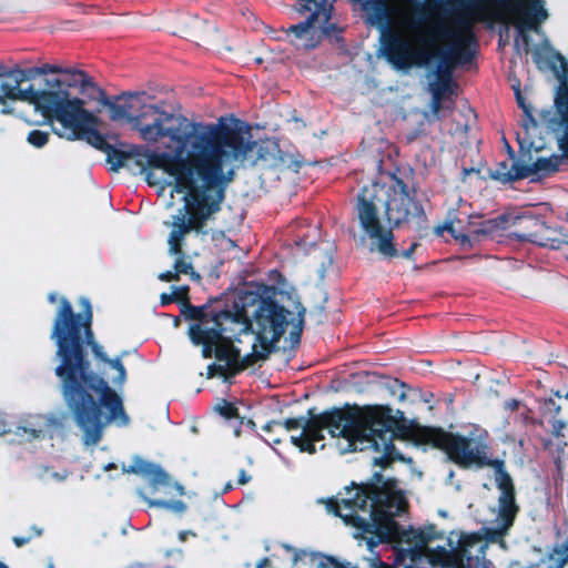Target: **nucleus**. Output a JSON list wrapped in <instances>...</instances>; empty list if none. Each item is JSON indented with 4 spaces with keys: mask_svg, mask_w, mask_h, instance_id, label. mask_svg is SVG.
<instances>
[{
    "mask_svg": "<svg viewBox=\"0 0 568 568\" xmlns=\"http://www.w3.org/2000/svg\"><path fill=\"white\" fill-rule=\"evenodd\" d=\"M399 418L393 409L384 405L352 406L313 418L305 424L300 420H286L288 432L302 428L300 435H292V443L302 452L314 453L315 444L324 436L325 428L336 438L341 453L375 449L388 457L393 453L392 433L398 426Z\"/></svg>",
    "mask_w": 568,
    "mask_h": 568,
    "instance_id": "423d86ee",
    "label": "nucleus"
},
{
    "mask_svg": "<svg viewBox=\"0 0 568 568\" xmlns=\"http://www.w3.org/2000/svg\"><path fill=\"white\" fill-rule=\"evenodd\" d=\"M325 504L345 524L365 534L375 535L381 540L395 542L398 551L396 566L379 562L376 568H399L407 558L416 561L420 557L438 567L488 568L479 557L466 556L467 547L479 541L476 535H462L458 540L459 549L452 554L437 545L440 536L433 527L400 530L394 517L406 510L407 501L394 483H385L382 487L346 488V496L341 503L328 499Z\"/></svg>",
    "mask_w": 568,
    "mask_h": 568,
    "instance_id": "7ed1b4c3",
    "label": "nucleus"
},
{
    "mask_svg": "<svg viewBox=\"0 0 568 568\" xmlns=\"http://www.w3.org/2000/svg\"><path fill=\"white\" fill-rule=\"evenodd\" d=\"M199 313L197 322L190 327L191 339L203 346L205 357L214 354L230 367L241 369L265 361L286 334L297 338L305 308L296 295L274 291L241 311Z\"/></svg>",
    "mask_w": 568,
    "mask_h": 568,
    "instance_id": "f03ea898",
    "label": "nucleus"
},
{
    "mask_svg": "<svg viewBox=\"0 0 568 568\" xmlns=\"http://www.w3.org/2000/svg\"><path fill=\"white\" fill-rule=\"evenodd\" d=\"M174 488H175V490L178 491L179 495H183L184 494L183 487L180 486L179 484H174Z\"/></svg>",
    "mask_w": 568,
    "mask_h": 568,
    "instance_id": "7c9ffc66",
    "label": "nucleus"
},
{
    "mask_svg": "<svg viewBox=\"0 0 568 568\" xmlns=\"http://www.w3.org/2000/svg\"><path fill=\"white\" fill-rule=\"evenodd\" d=\"M354 379L353 385L357 392H364L365 385L372 382L368 374L355 376Z\"/></svg>",
    "mask_w": 568,
    "mask_h": 568,
    "instance_id": "6ab92c4d",
    "label": "nucleus"
},
{
    "mask_svg": "<svg viewBox=\"0 0 568 568\" xmlns=\"http://www.w3.org/2000/svg\"><path fill=\"white\" fill-rule=\"evenodd\" d=\"M415 247H416V244H413L408 251L404 252V254H403V255H404L405 257L409 258V257L412 256V254H413V252H414Z\"/></svg>",
    "mask_w": 568,
    "mask_h": 568,
    "instance_id": "c85d7f7f",
    "label": "nucleus"
},
{
    "mask_svg": "<svg viewBox=\"0 0 568 568\" xmlns=\"http://www.w3.org/2000/svg\"><path fill=\"white\" fill-rule=\"evenodd\" d=\"M150 505L152 506H162L166 507L176 511L184 510L185 506L182 501H175V503H165V501H151Z\"/></svg>",
    "mask_w": 568,
    "mask_h": 568,
    "instance_id": "412c9836",
    "label": "nucleus"
},
{
    "mask_svg": "<svg viewBox=\"0 0 568 568\" xmlns=\"http://www.w3.org/2000/svg\"><path fill=\"white\" fill-rule=\"evenodd\" d=\"M517 101L526 114L523 142L537 150L541 149V145L536 144L532 139L538 125H540L554 134L559 148L568 154V77L564 75L561 80V85L555 99V110L539 112L538 119L534 116L531 108L526 104L519 91H517Z\"/></svg>",
    "mask_w": 568,
    "mask_h": 568,
    "instance_id": "1a4fd4ad",
    "label": "nucleus"
},
{
    "mask_svg": "<svg viewBox=\"0 0 568 568\" xmlns=\"http://www.w3.org/2000/svg\"><path fill=\"white\" fill-rule=\"evenodd\" d=\"M175 301L172 294H162L161 295V302L162 304H169L171 302Z\"/></svg>",
    "mask_w": 568,
    "mask_h": 568,
    "instance_id": "bb28decb",
    "label": "nucleus"
},
{
    "mask_svg": "<svg viewBox=\"0 0 568 568\" xmlns=\"http://www.w3.org/2000/svg\"><path fill=\"white\" fill-rule=\"evenodd\" d=\"M159 277L162 281H176V280H179L178 273L176 272H171V271L160 274Z\"/></svg>",
    "mask_w": 568,
    "mask_h": 568,
    "instance_id": "b1692460",
    "label": "nucleus"
},
{
    "mask_svg": "<svg viewBox=\"0 0 568 568\" xmlns=\"http://www.w3.org/2000/svg\"><path fill=\"white\" fill-rule=\"evenodd\" d=\"M87 334L91 336V331L89 329V324L87 325Z\"/></svg>",
    "mask_w": 568,
    "mask_h": 568,
    "instance_id": "c9c22d12",
    "label": "nucleus"
},
{
    "mask_svg": "<svg viewBox=\"0 0 568 568\" xmlns=\"http://www.w3.org/2000/svg\"><path fill=\"white\" fill-rule=\"evenodd\" d=\"M367 20L383 29L386 53L398 69L453 63L471 40L468 20L425 21L415 0H366Z\"/></svg>",
    "mask_w": 568,
    "mask_h": 568,
    "instance_id": "39448f33",
    "label": "nucleus"
},
{
    "mask_svg": "<svg viewBox=\"0 0 568 568\" xmlns=\"http://www.w3.org/2000/svg\"><path fill=\"white\" fill-rule=\"evenodd\" d=\"M60 302L53 329V338L58 343V354L62 361L57 368V375L62 379L63 396L84 433L85 444H95L106 425L123 419L122 402L109 383L122 385L125 369L120 361L106 359L101 347L93 344V352L102 361L101 369L108 382L99 378L94 372H88L78 346L71 305L64 298Z\"/></svg>",
    "mask_w": 568,
    "mask_h": 568,
    "instance_id": "20e7f679",
    "label": "nucleus"
},
{
    "mask_svg": "<svg viewBox=\"0 0 568 568\" xmlns=\"http://www.w3.org/2000/svg\"><path fill=\"white\" fill-rule=\"evenodd\" d=\"M14 541H16V544H17L18 546H20V545H21V539H17V538H16V539H14Z\"/></svg>",
    "mask_w": 568,
    "mask_h": 568,
    "instance_id": "e433bc0d",
    "label": "nucleus"
},
{
    "mask_svg": "<svg viewBox=\"0 0 568 568\" xmlns=\"http://www.w3.org/2000/svg\"><path fill=\"white\" fill-rule=\"evenodd\" d=\"M398 432L399 436L417 445H432L443 449L459 466L481 467L488 465L485 452L479 448L470 449L469 442L464 437L415 423H404L398 427Z\"/></svg>",
    "mask_w": 568,
    "mask_h": 568,
    "instance_id": "6e6552de",
    "label": "nucleus"
},
{
    "mask_svg": "<svg viewBox=\"0 0 568 568\" xmlns=\"http://www.w3.org/2000/svg\"><path fill=\"white\" fill-rule=\"evenodd\" d=\"M220 410L226 417H232L235 412V409L231 405H224L223 407H220Z\"/></svg>",
    "mask_w": 568,
    "mask_h": 568,
    "instance_id": "a878e982",
    "label": "nucleus"
},
{
    "mask_svg": "<svg viewBox=\"0 0 568 568\" xmlns=\"http://www.w3.org/2000/svg\"><path fill=\"white\" fill-rule=\"evenodd\" d=\"M174 268H175V272L178 273L179 276H180V274H191V275H194V273L192 272L191 264L187 263L184 260H178L175 262Z\"/></svg>",
    "mask_w": 568,
    "mask_h": 568,
    "instance_id": "aec40b11",
    "label": "nucleus"
},
{
    "mask_svg": "<svg viewBox=\"0 0 568 568\" xmlns=\"http://www.w3.org/2000/svg\"><path fill=\"white\" fill-rule=\"evenodd\" d=\"M516 507L514 505V497L510 491L503 493L500 497V513H499V524L494 530L496 535L505 534L509 527L513 525L514 518L516 516Z\"/></svg>",
    "mask_w": 568,
    "mask_h": 568,
    "instance_id": "2eb2a0df",
    "label": "nucleus"
},
{
    "mask_svg": "<svg viewBox=\"0 0 568 568\" xmlns=\"http://www.w3.org/2000/svg\"><path fill=\"white\" fill-rule=\"evenodd\" d=\"M534 58L536 63L540 68H546L548 65H552L555 63V60L561 61V57L556 54L551 49L545 47L539 50L532 51Z\"/></svg>",
    "mask_w": 568,
    "mask_h": 568,
    "instance_id": "dca6fc26",
    "label": "nucleus"
},
{
    "mask_svg": "<svg viewBox=\"0 0 568 568\" xmlns=\"http://www.w3.org/2000/svg\"><path fill=\"white\" fill-rule=\"evenodd\" d=\"M126 473L145 474L151 476L152 486L159 491L161 486L169 484V476L158 466L149 465L140 458H135L132 465L124 466Z\"/></svg>",
    "mask_w": 568,
    "mask_h": 568,
    "instance_id": "ddd939ff",
    "label": "nucleus"
},
{
    "mask_svg": "<svg viewBox=\"0 0 568 568\" xmlns=\"http://www.w3.org/2000/svg\"><path fill=\"white\" fill-rule=\"evenodd\" d=\"M506 216H507V217H508V220H509V222H508V224H507V229H506V230H508L510 226H514V225L516 224V221H520V217H517V219H516V217L508 216V215H506Z\"/></svg>",
    "mask_w": 568,
    "mask_h": 568,
    "instance_id": "cd10ccee",
    "label": "nucleus"
},
{
    "mask_svg": "<svg viewBox=\"0 0 568 568\" xmlns=\"http://www.w3.org/2000/svg\"><path fill=\"white\" fill-rule=\"evenodd\" d=\"M82 304L88 308V317H89V321H90L91 320L90 304H89V302L87 300H83Z\"/></svg>",
    "mask_w": 568,
    "mask_h": 568,
    "instance_id": "c756f323",
    "label": "nucleus"
},
{
    "mask_svg": "<svg viewBox=\"0 0 568 568\" xmlns=\"http://www.w3.org/2000/svg\"><path fill=\"white\" fill-rule=\"evenodd\" d=\"M50 132L43 130H32L28 133L27 141L34 148H43L50 141Z\"/></svg>",
    "mask_w": 568,
    "mask_h": 568,
    "instance_id": "f3484780",
    "label": "nucleus"
},
{
    "mask_svg": "<svg viewBox=\"0 0 568 568\" xmlns=\"http://www.w3.org/2000/svg\"><path fill=\"white\" fill-rule=\"evenodd\" d=\"M508 222L507 216L484 220L479 214L470 213L468 205L459 200L458 209H450L446 221L438 225L435 232L438 235L449 232L456 242L465 246L483 237L500 235L506 231Z\"/></svg>",
    "mask_w": 568,
    "mask_h": 568,
    "instance_id": "9d476101",
    "label": "nucleus"
},
{
    "mask_svg": "<svg viewBox=\"0 0 568 568\" xmlns=\"http://www.w3.org/2000/svg\"><path fill=\"white\" fill-rule=\"evenodd\" d=\"M331 9L327 0H321L317 8L313 7L312 11H307L310 17L305 24L290 29V41L298 49L314 48L329 31Z\"/></svg>",
    "mask_w": 568,
    "mask_h": 568,
    "instance_id": "9b49d317",
    "label": "nucleus"
},
{
    "mask_svg": "<svg viewBox=\"0 0 568 568\" xmlns=\"http://www.w3.org/2000/svg\"><path fill=\"white\" fill-rule=\"evenodd\" d=\"M527 239L534 242H537L541 245H551L554 246V243L551 242V239L549 236H545L544 234L536 233V234H529L527 235Z\"/></svg>",
    "mask_w": 568,
    "mask_h": 568,
    "instance_id": "4be33fe9",
    "label": "nucleus"
},
{
    "mask_svg": "<svg viewBox=\"0 0 568 568\" xmlns=\"http://www.w3.org/2000/svg\"><path fill=\"white\" fill-rule=\"evenodd\" d=\"M0 568H8V567L0 561Z\"/></svg>",
    "mask_w": 568,
    "mask_h": 568,
    "instance_id": "58836bf2",
    "label": "nucleus"
},
{
    "mask_svg": "<svg viewBox=\"0 0 568 568\" xmlns=\"http://www.w3.org/2000/svg\"><path fill=\"white\" fill-rule=\"evenodd\" d=\"M507 484H508V479H506V483H501V486H505V487H504V493H505L506 490H507V491H509V490H508V488H507Z\"/></svg>",
    "mask_w": 568,
    "mask_h": 568,
    "instance_id": "473e14b6",
    "label": "nucleus"
},
{
    "mask_svg": "<svg viewBox=\"0 0 568 568\" xmlns=\"http://www.w3.org/2000/svg\"><path fill=\"white\" fill-rule=\"evenodd\" d=\"M382 209L387 223L393 226L419 229L425 223V213L414 192L395 175L383 174L377 182L362 190L356 212L363 243L368 251L393 258L398 251L390 227L382 219Z\"/></svg>",
    "mask_w": 568,
    "mask_h": 568,
    "instance_id": "0eeeda50",
    "label": "nucleus"
},
{
    "mask_svg": "<svg viewBox=\"0 0 568 568\" xmlns=\"http://www.w3.org/2000/svg\"><path fill=\"white\" fill-rule=\"evenodd\" d=\"M1 112H2L3 114H11V113H12V109L6 105V106L1 110Z\"/></svg>",
    "mask_w": 568,
    "mask_h": 568,
    "instance_id": "2f4dec72",
    "label": "nucleus"
},
{
    "mask_svg": "<svg viewBox=\"0 0 568 568\" xmlns=\"http://www.w3.org/2000/svg\"><path fill=\"white\" fill-rule=\"evenodd\" d=\"M50 301L54 302L55 301V296L54 295H50Z\"/></svg>",
    "mask_w": 568,
    "mask_h": 568,
    "instance_id": "4c0bfd02",
    "label": "nucleus"
},
{
    "mask_svg": "<svg viewBox=\"0 0 568 568\" xmlns=\"http://www.w3.org/2000/svg\"><path fill=\"white\" fill-rule=\"evenodd\" d=\"M295 568H354L322 554L302 552L295 559Z\"/></svg>",
    "mask_w": 568,
    "mask_h": 568,
    "instance_id": "4468645a",
    "label": "nucleus"
},
{
    "mask_svg": "<svg viewBox=\"0 0 568 568\" xmlns=\"http://www.w3.org/2000/svg\"><path fill=\"white\" fill-rule=\"evenodd\" d=\"M491 176L496 180L507 182L510 180L528 176V171H519L517 168H514V171L509 172H501L500 170H495L491 173Z\"/></svg>",
    "mask_w": 568,
    "mask_h": 568,
    "instance_id": "a211bd4d",
    "label": "nucleus"
},
{
    "mask_svg": "<svg viewBox=\"0 0 568 568\" xmlns=\"http://www.w3.org/2000/svg\"><path fill=\"white\" fill-rule=\"evenodd\" d=\"M542 231H547V229L544 226V224L536 223Z\"/></svg>",
    "mask_w": 568,
    "mask_h": 568,
    "instance_id": "72a5a7b5",
    "label": "nucleus"
},
{
    "mask_svg": "<svg viewBox=\"0 0 568 568\" xmlns=\"http://www.w3.org/2000/svg\"><path fill=\"white\" fill-rule=\"evenodd\" d=\"M405 398H406V395H405L404 393H403V394H400L399 399H400V400H404Z\"/></svg>",
    "mask_w": 568,
    "mask_h": 568,
    "instance_id": "f704fd0d",
    "label": "nucleus"
},
{
    "mask_svg": "<svg viewBox=\"0 0 568 568\" xmlns=\"http://www.w3.org/2000/svg\"><path fill=\"white\" fill-rule=\"evenodd\" d=\"M303 1V8L305 11H312L313 10V7H316L317 8V3L321 1V0H302Z\"/></svg>",
    "mask_w": 568,
    "mask_h": 568,
    "instance_id": "393cba45",
    "label": "nucleus"
},
{
    "mask_svg": "<svg viewBox=\"0 0 568 568\" xmlns=\"http://www.w3.org/2000/svg\"><path fill=\"white\" fill-rule=\"evenodd\" d=\"M187 294V287H174L172 295L175 301L183 300Z\"/></svg>",
    "mask_w": 568,
    "mask_h": 568,
    "instance_id": "5701e85b",
    "label": "nucleus"
},
{
    "mask_svg": "<svg viewBox=\"0 0 568 568\" xmlns=\"http://www.w3.org/2000/svg\"><path fill=\"white\" fill-rule=\"evenodd\" d=\"M8 100L31 108L37 120L24 119L27 123H44L69 142L83 140L95 148L105 143V122L97 105L141 141L162 144L163 151L132 145L121 156L123 162L135 160L150 185L163 183L161 172L182 195L183 207L173 217L169 237L172 254L180 253L185 234L201 230L214 214L213 125L173 113L144 91L109 97L85 70L61 60L12 68L0 63V104Z\"/></svg>",
    "mask_w": 568,
    "mask_h": 568,
    "instance_id": "f257e3e1",
    "label": "nucleus"
},
{
    "mask_svg": "<svg viewBox=\"0 0 568 568\" xmlns=\"http://www.w3.org/2000/svg\"><path fill=\"white\" fill-rule=\"evenodd\" d=\"M547 18L544 0H516L501 13V21L514 26L520 36L528 30H537Z\"/></svg>",
    "mask_w": 568,
    "mask_h": 568,
    "instance_id": "f8f14e48",
    "label": "nucleus"
}]
</instances>
